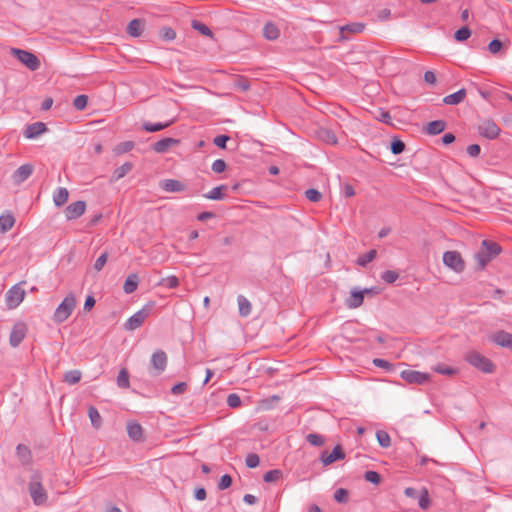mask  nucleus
Here are the masks:
<instances>
[{
  "label": "nucleus",
  "mask_w": 512,
  "mask_h": 512,
  "mask_svg": "<svg viewBox=\"0 0 512 512\" xmlns=\"http://www.w3.org/2000/svg\"><path fill=\"white\" fill-rule=\"evenodd\" d=\"M501 252V247L496 242L484 240L481 249L475 254V259L483 269L495 256Z\"/></svg>",
  "instance_id": "obj_1"
},
{
  "label": "nucleus",
  "mask_w": 512,
  "mask_h": 512,
  "mask_svg": "<svg viewBox=\"0 0 512 512\" xmlns=\"http://www.w3.org/2000/svg\"><path fill=\"white\" fill-rule=\"evenodd\" d=\"M28 490L32 501L36 506H41L46 503L48 495L41 483V477L39 474L32 475Z\"/></svg>",
  "instance_id": "obj_2"
},
{
  "label": "nucleus",
  "mask_w": 512,
  "mask_h": 512,
  "mask_svg": "<svg viewBox=\"0 0 512 512\" xmlns=\"http://www.w3.org/2000/svg\"><path fill=\"white\" fill-rule=\"evenodd\" d=\"M75 305H76L75 296L72 293L68 294L56 308L54 315H53V320L56 323H62L64 321H66L69 318V316L72 314V312L75 308Z\"/></svg>",
  "instance_id": "obj_3"
},
{
  "label": "nucleus",
  "mask_w": 512,
  "mask_h": 512,
  "mask_svg": "<svg viewBox=\"0 0 512 512\" xmlns=\"http://www.w3.org/2000/svg\"><path fill=\"white\" fill-rule=\"evenodd\" d=\"M154 307V303H148L143 306L142 309L134 313L131 317L128 318L124 327L128 331H134L137 328L141 327L145 320L148 318L150 313L152 312Z\"/></svg>",
  "instance_id": "obj_4"
},
{
  "label": "nucleus",
  "mask_w": 512,
  "mask_h": 512,
  "mask_svg": "<svg viewBox=\"0 0 512 512\" xmlns=\"http://www.w3.org/2000/svg\"><path fill=\"white\" fill-rule=\"evenodd\" d=\"M466 361L484 373H492L494 364L485 356L476 351H470L465 356Z\"/></svg>",
  "instance_id": "obj_5"
},
{
  "label": "nucleus",
  "mask_w": 512,
  "mask_h": 512,
  "mask_svg": "<svg viewBox=\"0 0 512 512\" xmlns=\"http://www.w3.org/2000/svg\"><path fill=\"white\" fill-rule=\"evenodd\" d=\"M11 53L31 71L37 70L40 66L39 59L29 51L12 48Z\"/></svg>",
  "instance_id": "obj_6"
},
{
  "label": "nucleus",
  "mask_w": 512,
  "mask_h": 512,
  "mask_svg": "<svg viewBox=\"0 0 512 512\" xmlns=\"http://www.w3.org/2000/svg\"><path fill=\"white\" fill-rule=\"evenodd\" d=\"M477 131L482 137L494 140L499 136L501 129L493 120L484 119L478 124Z\"/></svg>",
  "instance_id": "obj_7"
},
{
  "label": "nucleus",
  "mask_w": 512,
  "mask_h": 512,
  "mask_svg": "<svg viewBox=\"0 0 512 512\" xmlns=\"http://www.w3.org/2000/svg\"><path fill=\"white\" fill-rule=\"evenodd\" d=\"M25 290L19 284L12 286L5 295L6 305L9 309H14L24 300Z\"/></svg>",
  "instance_id": "obj_8"
},
{
  "label": "nucleus",
  "mask_w": 512,
  "mask_h": 512,
  "mask_svg": "<svg viewBox=\"0 0 512 512\" xmlns=\"http://www.w3.org/2000/svg\"><path fill=\"white\" fill-rule=\"evenodd\" d=\"M401 378L409 384L423 385L430 381L431 376L415 370H403L400 374Z\"/></svg>",
  "instance_id": "obj_9"
},
{
  "label": "nucleus",
  "mask_w": 512,
  "mask_h": 512,
  "mask_svg": "<svg viewBox=\"0 0 512 512\" xmlns=\"http://www.w3.org/2000/svg\"><path fill=\"white\" fill-rule=\"evenodd\" d=\"M443 263L455 272H462L464 270V262L457 251L444 252Z\"/></svg>",
  "instance_id": "obj_10"
},
{
  "label": "nucleus",
  "mask_w": 512,
  "mask_h": 512,
  "mask_svg": "<svg viewBox=\"0 0 512 512\" xmlns=\"http://www.w3.org/2000/svg\"><path fill=\"white\" fill-rule=\"evenodd\" d=\"M27 326L23 322L16 323L10 333L9 342L12 347H17L25 338Z\"/></svg>",
  "instance_id": "obj_11"
},
{
  "label": "nucleus",
  "mask_w": 512,
  "mask_h": 512,
  "mask_svg": "<svg viewBox=\"0 0 512 512\" xmlns=\"http://www.w3.org/2000/svg\"><path fill=\"white\" fill-rule=\"evenodd\" d=\"M34 167L32 164H23L19 168H17L12 174V180L14 184L20 185L24 181H26L33 173Z\"/></svg>",
  "instance_id": "obj_12"
},
{
  "label": "nucleus",
  "mask_w": 512,
  "mask_h": 512,
  "mask_svg": "<svg viewBox=\"0 0 512 512\" xmlns=\"http://www.w3.org/2000/svg\"><path fill=\"white\" fill-rule=\"evenodd\" d=\"M151 364L155 370L154 375L161 374L167 366V355L163 350H157L152 354Z\"/></svg>",
  "instance_id": "obj_13"
},
{
  "label": "nucleus",
  "mask_w": 512,
  "mask_h": 512,
  "mask_svg": "<svg viewBox=\"0 0 512 512\" xmlns=\"http://www.w3.org/2000/svg\"><path fill=\"white\" fill-rule=\"evenodd\" d=\"M86 203L84 201H76L69 204L65 209V216L68 220L77 219L84 214Z\"/></svg>",
  "instance_id": "obj_14"
},
{
  "label": "nucleus",
  "mask_w": 512,
  "mask_h": 512,
  "mask_svg": "<svg viewBox=\"0 0 512 512\" xmlns=\"http://www.w3.org/2000/svg\"><path fill=\"white\" fill-rule=\"evenodd\" d=\"M126 428L132 441L140 443L145 440L143 428L137 421H129Z\"/></svg>",
  "instance_id": "obj_15"
},
{
  "label": "nucleus",
  "mask_w": 512,
  "mask_h": 512,
  "mask_svg": "<svg viewBox=\"0 0 512 512\" xmlns=\"http://www.w3.org/2000/svg\"><path fill=\"white\" fill-rule=\"evenodd\" d=\"M345 458V453L343 452L341 446L337 445L334 447L331 453H327L326 451L321 453L320 460L324 466H328L337 460H341Z\"/></svg>",
  "instance_id": "obj_16"
},
{
  "label": "nucleus",
  "mask_w": 512,
  "mask_h": 512,
  "mask_svg": "<svg viewBox=\"0 0 512 512\" xmlns=\"http://www.w3.org/2000/svg\"><path fill=\"white\" fill-rule=\"evenodd\" d=\"M370 292V289L353 290L346 301V305L352 309L360 307L364 301V294H368Z\"/></svg>",
  "instance_id": "obj_17"
},
{
  "label": "nucleus",
  "mask_w": 512,
  "mask_h": 512,
  "mask_svg": "<svg viewBox=\"0 0 512 512\" xmlns=\"http://www.w3.org/2000/svg\"><path fill=\"white\" fill-rule=\"evenodd\" d=\"M46 125L43 122H35L29 124L25 131L24 136L27 139H35L46 131Z\"/></svg>",
  "instance_id": "obj_18"
},
{
  "label": "nucleus",
  "mask_w": 512,
  "mask_h": 512,
  "mask_svg": "<svg viewBox=\"0 0 512 512\" xmlns=\"http://www.w3.org/2000/svg\"><path fill=\"white\" fill-rule=\"evenodd\" d=\"M492 341L497 345L512 350V334L506 331H498L492 336Z\"/></svg>",
  "instance_id": "obj_19"
},
{
  "label": "nucleus",
  "mask_w": 512,
  "mask_h": 512,
  "mask_svg": "<svg viewBox=\"0 0 512 512\" xmlns=\"http://www.w3.org/2000/svg\"><path fill=\"white\" fill-rule=\"evenodd\" d=\"M179 140L174 138H163L153 145V150L157 153H165L171 148L173 145H176Z\"/></svg>",
  "instance_id": "obj_20"
},
{
  "label": "nucleus",
  "mask_w": 512,
  "mask_h": 512,
  "mask_svg": "<svg viewBox=\"0 0 512 512\" xmlns=\"http://www.w3.org/2000/svg\"><path fill=\"white\" fill-rule=\"evenodd\" d=\"M144 30V21L141 19H133L127 27V32L132 37H139Z\"/></svg>",
  "instance_id": "obj_21"
},
{
  "label": "nucleus",
  "mask_w": 512,
  "mask_h": 512,
  "mask_svg": "<svg viewBox=\"0 0 512 512\" xmlns=\"http://www.w3.org/2000/svg\"><path fill=\"white\" fill-rule=\"evenodd\" d=\"M466 97V90L460 89L455 93L449 94L443 98V102L447 105H457Z\"/></svg>",
  "instance_id": "obj_22"
},
{
  "label": "nucleus",
  "mask_w": 512,
  "mask_h": 512,
  "mask_svg": "<svg viewBox=\"0 0 512 512\" xmlns=\"http://www.w3.org/2000/svg\"><path fill=\"white\" fill-rule=\"evenodd\" d=\"M161 187L166 192H181L185 188L184 184H182L180 181L175 180V179L165 180L161 184Z\"/></svg>",
  "instance_id": "obj_23"
},
{
  "label": "nucleus",
  "mask_w": 512,
  "mask_h": 512,
  "mask_svg": "<svg viewBox=\"0 0 512 512\" xmlns=\"http://www.w3.org/2000/svg\"><path fill=\"white\" fill-rule=\"evenodd\" d=\"M68 190L64 187H59L53 194V202L55 206L61 207L68 200Z\"/></svg>",
  "instance_id": "obj_24"
},
{
  "label": "nucleus",
  "mask_w": 512,
  "mask_h": 512,
  "mask_svg": "<svg viewBox=\"0 0 512 512\" xmlns=\"http://www.w3.org/2000/svg\"><path fill=\"white\" fill-rule=\"evenodd\" d=\"M446 128V123L443 120H435L428 123L425 131L429 135H437L443 132Z\"/></svg>",
  "instance_id": "obj_25"
},
{
  "label": "nucleus",
  "mask_w": 512,
  "mask_h": 512,
  "mask_svg": "<svg viewBox=\"0 0 512 512\" xmlns=\"http://www.w3.org/2000/svg\"><path fill=\"white\" fill-rule=\"evenodd\" d=\"M133 168L132 163L126 162L120 167L116 168L113 172V175L111 177L112 182H116L126 176Z\"/></svg>",
  "instance_id": "obj_26"
},
{
  "label": "nucleus",
  "mask_w": 512,
  "mask_h": 512,
  "mask_svg": "<svg viewBox=\"0 0 512 512\" xmlns=\"http://www.w3.org/2000/svg\"><path fill=\"white\" fill-rule=\"evenodd\" d=\"M238 306H239V314L242 317H247L252 310V305L250 301L244 297L243 295H239L237 298Z\"/></svg>",
  "instance_id": "obj_27"
},
{
  "label": "nucleus",
  "mask_w": 512,
  "mask_h": 512,
  "mask_svg": "<svg viewBox=\"0 0 512 512\" xmlns=\"http://www.w3.org/2000/svg\"><path fill=\"white\" fill-rule=\"evenodd\" d=\"M138 282H139L138 276L136 274H130L124 282V285H123L124 292L126 294L133 293L138 287Z\"/></svg>",
  "instance_id": "obj_28"
},
{
  "label": "nucleus",
  "mask_w": 512,
  "mask_h": 512,
  "mask_svg": "<svg viewBox=\"0 0 512 512\" xmlns=\"http://www.w3.org/2000/svg\"><path fill=\"white\" fill-rule=\"evenodd\" d=\"M263 35L268 40H275L279 37L280 31L273 23H267L263 28Z\"/></svg>",
  "instance_id": "obj_29"
},
{
  "label": "nucleus",
  "mask_w": 512,
  "mask_h": 512,
  "mask_svg": "<svg viewBox=\"0 0 512 512\" xmlns=\"http://www.w3.org/2000/svg\"><path fill=\"white\" fill-rule=\"evenodd\" d=\"M173 121H168L165 123H150V122H144L142 127L146 132L153 133L161 131L167 127H169Z\"/></svg>",
  "instance_id": "obj_30"
},
{
  "label": "nucleus",
  "mask_w": 512,
  "mask_h": 512,
  "mask_svg": "<svg viewBox=\"0 0 512 512\" xmlns=\"http://www.w3.org/2000/svg\"><path fill=\"white\" fill-rule=\"evenodd\" d=\"M224 190H227L226 185L214 187L211 191L205 194L204 197L210 200H222L225 197V194L223 193Z\"/></svg>",
  "instance_id": "obj_31"
},
{
  "label": "nucleus",
  "mask_w": 512,
  "mask_h": 512,
  "mask_svg": "<svg viewBox=\"0 0 512 512\" xmlns=\"http://www.w3.org/2000/svg\"><path fill=\"white\" fill-rule=\"evenodd\" d=\"M418 505L421 509L426 510L430 507L431 501L429 497L428 490L426 488H422L420 494L417 497Z\"/></svg>",
  "instance_id": "obj_32"
},
{
  "label": "nucleus",
  "mask_w": 512,
  "mask_h": 512,
  "mask_svg": "<svg viewBox=\"0 0 512 512\" xmlns=\"http://www.w3.org/2000/svg\"><path fill=\"white\" fill-rule=\"evenodd\" d=\"M15 223V219L12 215H1L0 216V230L2 232H6L10 230Z\"/></svg>",
  "instance_id": "obj_33"
},
{
  "label": "nucleus",
  "mask_w": 512,
  "mask_h": 512,
  "mask_svg": "<svg viewBox=\"0 0 512 512\" xmlns=\"http://www.w3.org/2000/svg\"><path fill=\"white\" fill-rule=\"evenodd\" d=\"M88 415L93 427L99 428L102 424V418L98 410L95 407L91 406L88 410Z\"/></svg>",
  "instance_id": "obj_34"
},
{
  "label": "nucleus",
  "mask_w": 512,
  "mask_h": 512,
  "mask_svg": "<svg viewBox=\"0 0 512 512\" xmlns=\"http://www.w3.org/2000/svg\"><path fill=\"white\" fill-rule=\"evenodd\" d=\"M81 372L79 370H70L65 373L64 381L70 385H74L81 380Z\"/></svg>",
  "instance_id": "obj_35"
},
{
  "label": "nucleus",
  "mask_w": 512,
  "mask_h": 512,
  "mask_svg": "<svg viewBox=\"0 0 512 512\" xmlns=\"http://www.w3.org/2000/svg\"><path fill=\"white\" fill-rule=\"evenodd\" d=\"M135 144L133 141H124L117 144L114 148V153L116 155H121L131 151L134 148Z\"/></svg>",
  "instance_id": "obj_36"
},
{
  "label": "nucleus",
  "mask_w": 512,
  "mask_h": 512,
  "mask_svg": "<svg viewBox=\"0 0 512 512\" xmlns=\"http://www.w3.org/2000/svg\"><path fill=\"white\" fill-rule=\"evenodd\" d=\"M117 385L120 388H129L130 386L129 373L125 368L119 371V374L117 376Z\"/></svg>",
  "instance_id": "obj_37"
},
{
  "label": "nucleus",
  "mask_w": 512,
  "mask_h": 512,
  "mask_svg": "<svg viewBox=\"0 0 512 512\" xmlns=\"http://www.w3.org/2000/svg\"><path fill=\"white\" fill-rule=\"evenodd\" d=\"M377 255L376 250H370L367 253L359 256L357 263L358 265L365 267L368 263L373 261Z\"/></svg>",
  "instance_id": "obj_38"
},
{
  "label": "nucleus",
  "mask_w": 512,
  "mask_h": 512,
  "mask_svg": "<svg viewBox=\"0 0 512 512\" xmlns=\"http://www.w3.org/2000/svg\"><path fill=\"white\" fill-rule=\"evenodd\" d=\"M377 441L379 445L383 448H387L391 445V439L387 432L385 431H377L376 433Z\"/></svg>",
  "instance_id": "obj_39"
},
{
  "label": "nucleus",
  "mask_w": 512,
  "mask_h": 512,
  "mask_svg": "<svg viewBox=\"0 0 512 512\" xmlns=\"http://www.w3.org/2000/svg\"><path fill=\"white\" fill-rule=\"evenodd\" d=\"M433 371H435L436 373H439V374H442V375H447V376H451V375H454L457 373V370L452 368V367H449V366H446L444 364H437L435 366H433Z\"/></svg>",
  "instance_id": "obj_40"
},
{
  "label": "nucleus",
  "mask_w": 512,
  "mask_h": 512,
  "mask_svg": "<svg viewBox=\"0 0 512 512\" xmlns=\"http://www.w3.org/2000/svg\"><path fill=\"white\" fill-rule=\"evenodd\" d=\"M470 36L471 30L467 26L458 29L454 34V38L458 42H463L467 40Z\"/></svg>",
  "instance_id": "obj_41"
},
{
  "label": "nucleus",
  "mask_w": 512,
  "mask_h": 512,
  "mask_svg": "<svg viewBox=\"0 0 512 512\" xmlns=\"http://www.w3.org/2000/svg\"><path fill=\"white\" fill-rule=\"evenodd\" d=\"M192 27L195 30L199 31L202 35H205V36H208V37H212V31L204 23H202L200 21H197V20H193L192 21Z\"/></svg>",
  "instance_id": "obj_42"
},
{
  "label": "nucleus",
  "mask_w": 512,
  "mask_h": 512,
  "mask_svg": "<svg viewBox=\"0 0 512 512\" xmlns=\"http://www.w3.org/2000/svg\"><path fill=\"white\" fill-rule=\"evenodd\" d=\"M282 475V472L278 469L269 470L263 476V480L267 483L277 481Z\"/></svg>",
  "instance_id": "obj_43"
},
{
  "label": "nucleus",
  "mask_w": 512,
  "mask_h": 512,
  "mask_svg": "<svg viewBox=\"0 0 512 512\" xmlns=\"http://www.w3.org/2000/svg\"><path fill=\"white\" fill-rule=\"evenodd\" d=\"M398 277L399 274L393 270H386L381 274V279L388 284L394 283Z\"/></svg>",
  "instance_id": "obj_44"
},
{
  "label": "nucleus",
  "mask_w": 512,
  "mask_h": 512,
  "mask_svg": "<svg viewBox=\"0 0 512 512\" xmlns=\"http://www.w3.org/2000/svg\"><path fill=\"white\" fill-rule=\"evenodd\" d=\"M306 198L314 203L319 202L322 199V194L317 189L310 188L305 191Z\"/></svg>",
  "instance_id": "obj_45"
},
{
  "label": "nucleus",
  "mask_w": 512,
  "mask_h": 512,
  "mask_svg": "<svg viewBox=\"0 0 512 512\" xmlns=\"http://www.w3.org/2000/svg\"><path fill=\"white\" fill-rule=\"evenodd\" d=\"M364 479L367 481V482H370L372 484H379L381 482V476L378 472L376 471H366L364 473Z\"/></svg>",
  "instance_id": "obj_46"
},
{
  "label": "nucleus",
  "mask_w": 512,
  "mask_h": 512,
  "mask_svg": "<svg viewBox=\"0 0 512 512\" xmlns=\"http://www.w3.org/2000/svg\"><path fill=\"white\" fill-rule=\"evenodd\" d=\"M160 37L166 41H173L176 38V32L170 27H163L160 30Z\"/></svg>",
  "instance_id": "obj_47"
},
{
  "label": "nucleus",
  "mask_w": 512,
  "mask_h": 512,
  "mask_svg": "<svg viewBox=\"0 0 512 512\" xmlns=\"http://www.w3.org/2000/svg\"><path fill=\"white\" fill-rule=\"evenodd\" d=\"M234 87L240 91H247L250 88V82L245 77H238L234 81Z\"/></svg>",
  "instance_id": "obj_48"
},
{
  "label": "nucleus",
  "mask_w": 512,
  "mask_h": 512,
  "mask_svg": "<svg viewBox=\"0 0 512 512\" xmlns=\"http://www.w3.org/2000/svg\"><path fill=\"white\" fill-rule=\"evenodd\" d=\"M87 102H88V97L86 95H78L75 97V99L73 101V106L75 107L76 110L81 111V110L85 109Z\"/></svg>",
  "instance_id": "obj_49"
},
{
  "label": "nucleus",
  "mask_w": 512,
  "mask_h": 512,
  "mask_svg": "<svg viewBox=\"0 0 512 512\" xmlns=\"http://www.w3.org/2000/svg\"><path fill=\"white\" fill-rule=\"evenodd\" d=\"M390 149L393 154L398 155L405 150V144L400 139H394L391 142Z\"/></svg>",
  "instance_id": "obj_50"
},
{
  "label": "nucleus",
  "mask_w": 512,
  "mask_h": 512,
  "mask_svg": "<svg viewBox=\"0 0 512 512\" xmlns=\"http://www.w3.org/2000/svg\"><path fill=\"white\" fill-rule=\"evenodd\" d=\"M306 440L309 444L313 446H322L324 444V439L321 435L310 433L306 436Z\"/></svg>",
  "instance_id": "obj_51"
},
{
  "label": "nucleus",
  "mask_w": 512,
  "mask_h": 512,
  "mask_svg": "<svg viewBox=\"0 0 512 512\" xmlns=\"http://www.w3.org/2000/svg\"><path fill=\"white\" fill-rule=\"evenodd\" d=\"M227 405L231 408H238L241 405V398L236 393H231L226 399Z\"/></svg>",
  "instance_id": "obj_52"
},
{
  "label": "nucleus",
  "mask_w": 512,
  "mask_h": 512,
  "mask_svg": "<svg viewBox=\"0 0 512 512\" xmlns=\"http://www.w3.org/2000/svg\"><path fill=\"white\" fill-rule=\"evenodd\" d=\"M245 463L248 468H256L260 463L259 456L255 453H250L247 455Z\"/></svg>",
  "instance_id": "obj_53"
},
{
  "label": "nucleus",
  "mask_w": 512,
  "mask_h": 512,
  "mask_svg": "<svg viewBox=\"0 0 512 512\" xmlns=\"http://www.w3.org/2000/svg\"><path fill=\"white\" fill-rule=\"evenodd\" d=\"M373 364L376 367L383 368L387 371H392L394 369V365L390 363L389 361L381 358H375L373 359Z\"/></svg>",
  "instance_id": "obj_54"
},
{
  "label": "nucleus",
  "mask_w": 512,
  "mask_h": 512,
  "mask_svg": "<svg viewBox=\"0 0 512 512\" xmlns=\"http://www.w3.org/2000/svg\"><path fill=\"white\" fill-rule=\"evenodd\" d=\"M364 25L362 23H352L347 24L341 28V31H349L353 33H360L364 30Z\"/></svg>",
  "instance_id": "obj_55"
},
{
  "label": "nucleus",
  "mask_w": 512,
  "mask_h": 512,
  "mask_svg": "<svg viewBox=\"0 0 512 512\" xmlns=\"http://www.w3.org/2000/svg\"><path fill=\"white\" fill-rule=\"evenodd\" d=\"M320 136L327 142V143H330V144H336L337 143V138L335 136V134L330 131V130H327V129H323L320 131Z\"/></svg>",
  "instance_id": "obj_56"
},
{
  "label": "nucleus",
  "mask_w": 512,
  "mask_h": 512,
  "mask_svg": "<svg viewBox=\"0 0 512 512\" xmlns=\"http://www.w3.org/2000/svg\"><path fill=\"white\" fill-rule=\"evenodd\" d=\"M16 453L19 458L23 459L24 461H27L30 456V450L27 446L23 444H18L16 447Z\"/></svg>",
  "instance_id": "obj_57"
},
{
  "label": "nucleus",
  "mask_w": 512,
  "mask_h": 512,
  "mask_svg": "<svg viewBox=\"0 0 512 512\" xmlns=\"http://www.w3.org/2000/svg\"><path fill=\"white\" fill-rule=\"evenodd\" d=\"M227 165L226 162L222 159H217L212 163L211 169L215 173H222L226 170Z\"/></svg>",
  "instance_id": "obj_58"
},
{
  "label": "nucleus",
  "mask_w": 512,
  "mask_h": 512,
  "mask_svg": "<svg viewBox=\"0 0 512 512\" xmlns=\"http://www.w3.org/2000/svg\"><path fill=\"white\" fill-rule=\"evenodd\" d=\"M334 499L339 503H344L348 499V491L344 488H339L334 493Z\"/></svg>",
  "instance_id": "obj_59"
},
{
  "label": "nucleus",
  "mask_w": 512,
  "mask_h": 512,
  "mask_svg": "<svg viewBox=\"0 0 512 512\" xmlns=\"http://www.w3.org/2000/svg\"><path fill=\"white\" fill-rule=\"evenodd\" d=\"M503 47V44L500 40L498 39H493L489 45H488V50L491 54H497Z\"/></svg>",
  "instance_id": "obj_60"
},
{
  "label": "nucleus",
  "mask_w": 512,
  "mask_h": 512,
  "mask_svg": "<svg viewBox=\"0 0 512 512\" xmlns=\"http://www.w3.org/2000/svg\"><path fill=\"white\" fill-rule=\"evenodd\" d=\"M377 119L380 122H383L385 124H389V125L392 124V122H391L392 121L391 115L386 110L380 109L379 112H378V115H377Z\"/></svg>",
  "instance_id": "obj_61"
},
{
  "label": "nucleus",
  "mask_w": 512,
  "mask_h": 512,
  "mask_svg": "<svg viewBox=\"0 0 512 512\" xmlns=\"http://www.w3.org/2000/svg\"><path fill=\"white\" fill-rule=\"evenodd\" d=\"M230 137L227 136V135H218L216 136L214 139H213V143L221 148V149H225L226 148V143L227 141H229Z\"/></svg>",
  "instance_id": "obj_62"
},
{
  "label": "nucleus",
  "mask_w": 512,
  "mask_h": 512,
  "mask_svg": "<svg viewBox=\"0 0 512 512\" xmlns=\"http://www.w3.org/2000/svg\"><path fill=\"white\" fill-rule=\"evenodd\" d=\"M232 484V478L230 475L228 474H225L221 477L219 483H218V488L220 490H224V489H227L231 486Z\"/></svg>",
  "instance_id": "obj_63"
},
{
  "label": "nucleus",
  "mask_w": 512,
  "mask_h": 512,
  "mask_svg": "<svg viewBox=\"0 0 512 512\" xmlns=\"http://www.w3.org/2000/svg\"><path fill=\"white\" fill-rule=\"evenodd\" d=\"M107 253H102L95 261L94 263V269L96 271H100L102 270V268L104 267V265L106 264L107 262Z\"/></svg>",
  "instance_id": "obj_64"
}]
</instances>
